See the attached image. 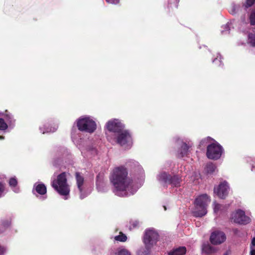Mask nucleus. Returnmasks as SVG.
<instances>
[{
  "instance_id": "aec40b11",
  "label": "nucleus",
  "mask_w": 255,
  "mask_h": 255,
  "mask_svg": "<svg viewBox=\"0 0 255 255\" xmlns=\"http://www.w3.org/2000/svg\"><path fill=\"white\" fill-rule=\"evenodd\" d=\"M247 43L252 47H255V33H249L248 36Z\"/></svg>"
},
{
  "instance_id": "58836bf2",
  "label": "nucleus",
  "mask_w": 255,
  "mask_h": 255,
  "mask_svg": "<svg viewBox=\"0 0 255 255\" xmlns=\"http://www.w3.org/2000/svg\"><path fill=\"white\" fill-rule=\"evenodd\" d=\"M6 252V249L0 246V255H3Z\"/></svg>"
},
{
  "instance_id": "4be33fe9",
  "label": "nucleus",
  "mask_w": 255,
  "mask_h": 255,
  "mask_svg": "<svg viewBox=\"0 0 255 255\" xmlns=\"http://www.w3.org/2000/svg\"><path fill=\"white\" fill-rule=\"evenodd\" d=\"M5 118L9 127H13L14 125L15 120L13 119L12 116L10 114H6Z\"/></svg>"
},
{
  "instance_id": "f257e3e1",
  "label": "nucleus",
  "mask_w": 255,
  "mask_h": 255,
  "mask_svg": "<svg viewBox=\"0 0 255 255\" xmlns=\"http://www.w3.org/2000/svg\"><path fill=\"white\" fill-rule=\"evenodd\" d=\"M128 175L127 169L122 166L115 168L111 172L110 181L114 186L113 191L117 196L125 197L133 195L141 186L142 181L137 184Z\"/></svg>"
},
{
  "instance_id": "a18cd8bd",
  "label": "nucleus",
  "mask_w": 255,
  "mask_h": 255,
  "mask_svg": "<svg viewBox=\"0 0 255 255\" xmlns=\"http://www.w3.org/2000/svg\"><path fill=\"white\" fill-rule=\"evenodd\" d=\"M3 115V114L2 113H0V116H2Z\"/></svg>"
},
{
  "instance_id": "473e14b6",
  "label": "nucleus",
  "mask_w": 255,
  "mask_h": 255,
  "mask_svg": "<svg viewBox=\"0 0 255 255\" xmlns=\"http://www.w3.org/2000/svg\"><path fill=\"white\" fill-rule=\"evenodd\" d=\"M5 192L4 184L0 182V198L4 196Z\"/></svg>"
},
{
  "instance_id": "1a4fd4ad",
  "label": "nucleus",
  "mask_w": 255,
  "mask_h": 255,
  "mask_svg": "<svg viewBox=\"0 0 255 255\" xmlns=\"http://www.w3.org/2000/svg\"><path fill=\"white\" fill-rule=\"evenodd\" d=\"M106 127L108 130L114 132L116 135L125 129L124 125L118 119L109 121L106 124Z\"/></svg>"
},
{
  "instance_id": "c9c22d12",
  "label": "nucleus",
  "mask_w": 255,
  "mask_h": 255,
  "mask_svg": "<svg viewBox=\"0 0 255 255\" xmlns=\"http://www.w3.org/2000/svg\"><path fill=\"white\" fill-rule=\"evenodd\" d=\"M255 2V0H247L246 3L244 4L245 8H248L251 6Z\"/></svg>"
},
{
  "instance_id": "6ab92c4d",
  "label": "nucleus",
  "mask_w": 255,
  "mask_h": 255,
  "mask_svg": "<svg viewBox=\"0 0 255 255\" xmlns=\"http://www.w3.org/2000/svg\"><path fill=\"white\" fill-rule=\"evenodd\" d=\"M152 247H146L141 248L137 251V255H149L150 253V249Z\"/></svg>"
},
{
  "instance_id": "f704fd0d",
  "label": "nucleus",
  "mask_w": 255,
  "mask_h": 255,
  "mask_svg": "<svg viewBox=\"0 0 255 255\" xmlns=\"http://www.w3.org/2000/svg\"><path fill=\"white\" fill-rule=\"evenodd\" d=\"M139 223L137 220H132L130 222V228H134L138 226Z\"/></svg>"
},
{
  "instance_id": "423d86ee",
  "label": "nucleus",
  "mask_w": 255,
  "mask_h": 255,
  "mask_svg": "<svg viewBox=\"0 0 255 255\" xmlns=\"http://www.w3.org/2000/svg\"><path fill=\"white\" fill-rule=\"evenodd\" d=\"M158 238L157 231L153 228H149L144 232L143 242L146 247H153L156 244Z\"/></svg>"
},
{
  "instance_id": "6e6552de",
  "label": "nucleus",
  "mask_w": 255,
  "mask_h": 255,
  "mask_svg": "<svg viewBox=\"0 0 255 255\" xmlns=\"http://www.w3.org/2000/svg\"><path fill=\"white\" fill-rule=\"evenodd\" d=\"M231 218L235 223L240 224L246 225L251 221L250 218L245 215V212L240 209L232 214Z\"/></svg>"
},
{
  "instance_id": "ddd939ff",
  "label": "nucleus",
  "mask_w": 255,
  "mask_h": 255,
  "mask_svg": "<svg viewBox=\"0 0 255 255\" xmlns=\"http://www.w3.org/2000/svg\"><path fill=\"white\" fill-rule=\"evenodd\" d=\"M76 180L77 186L80 194V198L82 199L87 196L84 192V179L79 173L77 172L76 173Z\"/></svg>"
},
{
  "instance_id": "de8ad7c7",
  "label": "nucleus",
  "mask_w": 255,
  "mask_h": 255,
  "mask_svg": "<svg viewBox=\"0 0 255 255\" xmlns=\"http://www.w3.org/2000/svg\"><path fill=\"white\" fill-rule=\"evenodd\" d=\"M46 197H44V198H42V200H44V199H45Z\"/></svg>"
},
{
  "instance_id": "a878e982",
  "label": "nucleus",
  "mask_w": 255,
  "mask_h": 255,
  "mask_svg": "<svg viewBox=\"0 0 255 255\" xmlns=\"http://www.w3.org/2000/svg\"><path fill=\"white\" fill-rule=\"evenodd\" d=\"M203 250L207 254H211L214 252V249L210 245H205L203 247Z\"/></svg>"
},
{
  "instance_id": "4c0bfd02",
  "label": "nucleus",
  "mask_w": 255,
  "mask_h": 255,
  "mask_svg": "<svg viewBox=\"0 0 255 255\" xmlns=\"http://www.w3.org/2000/svg\"><path fill=\"white\" fill-rule=\"evenodd\" d=\"M224 27L225 28V30H222V33L227 32L229 31L230 28H229V23H227L225 25H224Z\"/></svg>"
},
{
  "instance_id": "c85d7f7f",
  "label": "nucleus",
  "mask_w": 255,
  "mask_h": 255,
  "mask_svg": "<svg viewBox=\"0 0 255 255\" xmlns=\"http://www.w3.org/2000/svg\"><path fill=\"white\" fill-rule=\"evenodd\" d=\"M216 169L215 166L212 163L207 164L206 166V171L208 173H211L213 172Z\"/></svg>"
},
{
  "instance_id": "7ed1b4c3",
  "label": "nucleus",
  "mask_w": 255,
  "mask_h": 255,
  "mask_svg": "<svg viewBox=\"0 0 255 255\" xmlns=\"http://www.w3.org/2000/svg\"><path fill=\"white\" fill-rule=\"evenodd\" d=\"M52 186L61 195L64 196L65 200L68 198L70 187L67 182L65 173L59 174L57 179L52 181Z\"/></svg>"
},
{
  "instance_id": "20e7f679",
  "label": "nucleus",
  "mask_w": 255,
  "mask_h": 255,
  "mask_svg": "<svg viewBox=\"0 0 255 255\" xmlns=\"http://www.w3.org/2000/svg\"><path fill=\"white\" fill-rule=\"evenodd\" d=\"M77 126L80 131L93 132L96 129L95 122L89 117L83 116L77 121Z\"/></svg>"
},
{
  "instance_id": "e433bc0d",
  "label": "nucleus",
  "mask_w": 255,
  "mask_h": 255,
  "mask_svg": "<svg viewBox=\"0 0 255 255\" xmlns=\"http://www.w3.org/2000/svg\"><path fill=\"white\" fill-rule=\"evenodd\" d=\"M106 1L109 3L117 4L119 3L120 0H106Z\"/></svg>"
},
{
  "instance_id": "79ce46f5",
  "label": "nucleus",
  "mask_w": 255,
  "mask_h": 255,
  "mask_svg": "<svg viewBox=\"0 0 255 255\" xmlns=\"http://www.w3.org/2000/svg\"><path fill=\"white\" fill-rule=\"evenodd\" d=\"M252 245L254 246H255V238H254L252 241Z\"/></svg>"
},
{
  "instance_id": "9d476101",
  "label": "nucleus",
  "mask_w": 255,
  "mask_h": 255,
  "mask_svg": "<svg viewBox=\"0 0 255 255\" xmlns=\"http://www.w3.org/2000/svg\"><path fill=\"white\" fill-rule=\"evenodd\" d=\"M229 186L226 181L221 182L218 186L214 187V193L221 199H225L229 193Z\"/></svg>"
},
{
  "instance_id": "393cba45",
  "label": "nucleus",
  "mask_w": 255,
  "mask_h": 255,
  "mask_svg": "<svg viewBox=\"0 0 255 255\" xmlns=\"http://www.w3.org/2000/svg\"><path fill=\"white\" fill-rule=\"evenodd\" d=\"M115 240L118 241L124 242L127 241V237L125 234L120 233L119 235L115 237Z\"/></svg>"
},
{
  "instance_id": "39448f33",
  "label": "nucleus",
  "mask_w": 255,
  "mask_h": 255,
  "mask_svg": "<svg viewBox=\"0 0 255 255\" xmlns=\"http://www.w3.org/2000/svg\"><path fill=\"white\" fill-rule=\"evenodd\" d=\"M223 152V147L217 141L207 146L206 155L209 159L217 160L221 157Z\"/></svg>"
},
{
  "instance_id": "37998d69",
  "label": "nucleus",
  "mask_w": 255,
  "mask_h": 255,
  "mask_svg": "<svg viewBox=\"0 0 255 255\" xmlns=\"http://www.w3.org/2000/svg\"><path fill=\"white\" fill-rule=\"evenodd\" d=\"M251 255H255V250H252L251 251Z\"/></svg>"
},
{
  "instance_id": "2eb2a0df",
  "label": "nucleus",
  "mask_w": 255,
  "mask_h": 255,
  "mask_svg": "<svg viewBox=\"0 0 255 255\" xmlns=\"http://www.w3.org/2000/svg\"><path fill=\"white\" fill-rule=\"evenodd\" d=\"M47 192L46 187L45 185L40 182L35 183L33 186V193L36 194V193L41 195H44Z\"/></svg>"
},
{
  "instance_id": "a211bd4d",
  "label": "nucleus",
  "mask_w": 255,
  "mask_h": 255,
  "mask_svg": "<svg viewBox=\"0 0 255 255\" xmlns=\"http://www.w3.org/2000/svg\"><path fill=\"white\" fill-rule=\"evenodd\" d=\"M181 182V178L177 175L172 176L170 184L174 187L179 186Z\"/></svg>"
},
{
  "instance_id": "4468645a",
  "label": "nucleus",
  "mask_w": 255,
  "mask_h": 255,
  "mask_svg": "<svg viewBox=\"0 0 255 255\" xmlns=\"http://www.w3.org/2000/svg\"><path fill=\"white\" fill-rule=\"evenodd\" d=\"M177 144L180 146V148L177 151V156L178 157H183L184 156H187L189 152V147L191 146V145H188L179 139L177 140Z\"/></svg>"
},
{
  "instance_id": "f3484780",
  "label": "nucleus",
  "mask_w": 255,
  "mask_h": 255,
  "mask_svg": "<svg viewBox=\"0 0 255 255\" xmlns=\"http://www.w3.org/2000/svg\"><path fill=\"white\" fill-rule=\"evenodd\" d=\"M186 252V249L184 247H179L168 253V255H184Z\"/></svg>"
},
{
  "instance_id": "c756f323",
  "label": "nucleus",
  "mask_w": 255,
  "mask_h": 255,
  "mask_svg": "<svg viewBox=\"0 0 255 255\" xmlns=\"http://www.w3.org/2000/svg\"><path fill=\"white\" fill-rule=\"evenodd\" d=\"M11 222L9 220H6L3 221L1 224H0V228L3 227L4 229L10 226ZM3 231V230L0 229V233Z\"/></svg>"
},
{
  "instance_id": "dca6fc26",
  "label": "nucleus",
  "mask_w": 255,
  "mask_h": 255,
  "mask_svg": "<svg viewBox=\"0 0 255 255\" xmlns=\"http://www.w3.org/2000/svg\"><path fill=\"white\" fill-rule=\"evenodd\" d=\"M213 205L214 212L217 215H220L224 213L228 208L226 205L219 204L216 202H214Z\"/></svg>"
},
{
  "instance_id": "7c9ffc66",
  "label": "nucleus",
  "mask_w": 255,
  "mask_h": 255,
  "mask_svg": "<svg viewBox=\"0 0 255 255\" xmlns=\"http://www.w3.org/2000/svg\"><path fill=\"white\" fill-rule=\"evenodd\" d=\"M250 20L251 25H255V9L251 12L250 16Z\"/></svg>"
},
{
  "instance_id": "2f4dec72",
  "label": "nucleus",
  "mask_w": 255,
  "mask_h": 255,
  "mask_svg": "<svg viewBox=\"0 0 255 255\" xmlns=\"http://www.w3.org/2000/svg\"><path fill=\"white\" fill-rule=\"evenodd\" d=\"M88 155H95L97 153V149L93 147H90L87 149Z\"/></svg>"
},
{
  "instance_id": "f03ea898",
  "label": "nucleus",
  "mask_w": 255,
  "mask_h": 255,
  "mask_svg": "<svg viewBox=\"0 0 255 255\" xmlns=\"http://www.w3.org/2000/svg\"><path fill=\"white\" fill-rule=\"evenodd\" d=\"M210 197L206 194L198 196L194 201V208L192 213L196 217H201L205 216L207 213V207L210 202Z\"/></svg>"
},
{
  "instance_id": "72a5a7b5",
  "label": "nucleus",
  "mask_w": 255,
  "mask_h": 255,
  "mask_svg": "<svg viewBox=\"0 0 255 255\" xmlns=\"http://www.w3.org/2000/svg\"><path fill=\"white\" fill-rule=\"evenodd\" d=\"M213 62L217 66H221L222 62L221 61V55H219L218 56H217V58H215L213 60Z\"/></svg>"
},
{
  "instance_id": "c03bdc74",
  "label": "nucleus",
  "mask_w": 255,
  "mask_h": 255,
  "mask_svg": "<svg viewBox=\"0 0 255 255\" xmlns=\"http://www.w3.org/2000/svg\"><path fill=\"white\" fill-rule=\"evenodd\" d=\"M3 139V137L0 136V139Z\"/></svg>"
},
{
  "instance_id": "5701e85b",
  "label": "nucleus",
  "mask_w": 255,
  "mask_h": 255,
  "mask_svg": "<svg viewBox=\"0 0 255 255\" xmlns=\"http://www.w3.org/2000/svg\"><path fill=\"white\" fill-rule=\"evenodd\" d=\"M17 183V180L15 178H11L10 179V180L9 181V184L10 186L14 188L13 191L16 193H17L19 192V189L18 188L16 187Z\"/></svg>"
},
{
  "instance_id": "cd10ccee",
  "label": "nucleus",
  "mask_w": 255,
  "mask_h": 255,
  "mask_svg": "<svg viewBox=\"0 0 255 255\" xmlns=\"http://www.w3.org/2000/svg\"><path fill=\"white\" fill-rule=\"evenodd\" d=\"M8 128V125L4 122L3 119L0 118V130H5Z\"/></svg>"
},
{
  "instance_id": "b1692460",
  "label": "nucleus",
  "mask_w": 255,
  "mask_h": 255,
  "mask_svg": "<svg viewBox=\"0 0 255 255\" xmlns=\"http://www.w3.org/2000/svg\"><path fill=\"white\" fill-rule=\"evenodd\" d=\"M57 128V127H54L53 128H47L45 129H43L42 127H40L39 129L40 130V131L42 133H48V132H54L56 130Z\"/></svg>"
},
{
  "instance_id": "a19ab883",
  "label": "nucleus",
  "mask_w": 255,
  "mask_h": 255,
  "mask_svg": "<svg viewBox=\"0 0 255 255\" xmlns=\"http://www.w3.org/2000/svg\"><path fill=\"white\" fill-rule=\"evenodd\" d=\"M210 139V138L208 137L207 139H204L201 141V143H204L206 141Z\"/></svg>"
},
{
  "instance_id": "bb28decb",
  "label": "nucleus",
  "mask_w": 255,
  "mask_h": 255,
  "mask_svg": "<svg viewBox=\"0 0 255 255\" xmlns=\"http://www.w3.org/2000/svg\"><path fill=\"white\" fill-rule=\"evenodd\" d=\"M240 6L238 4H233L231 6L230 12L231 13L234 14L239 11Z\"/></svg>"
},
{
  "instance_id": "f8f14e48",
  "label": "nucleus",
  "mask_w": 255,
  "mask_h": 255,
  "mask_svg": "<svg viewBox=\"0 0 255 255\" xmlns=\"http://www.w3.org/2000/svg\"><path fill=\"white\" fill-rule=\"evenodd\" d=\"M226 239V236L223 232L216 231L212 233L210 236V242L212 244L218 245L223 243Z\"/></svg>"
},
{
  "instance_id": "412c9836",
  "label": "nucleus",
  "mask_w": 255,
  "mask_h": 255,
  "mask_svg": "<svg viewBox=\"0 0 255 255\" xmlns=\"http://www.w3.org/2000/svg\"><path fill=\"white\" fill-rule=\"evenodd\" d=\"M116 255H131L130 252L124 248H119L115 253Z\"/></svg>"
},
{
  "instance_id": "49530a36",
  "label": "nucleus",
  "mask_w": 255,
  "mask_h": 255,
  "mask_svg": "<svg viewBox=\"0 0 255 255\" xmlns=\"http://www.w3.org/2000/svg\"><path fill=\"white\" fill-rule=\"evenodd\" d=\"M46 197H44V198H42V200H44V199H45Z\"/></svg>"
},
{
  "instance_id": "0eeeda50",
  "label": "nucleus",
  "mask_w": 255,
  "mask_h": 255,
  "mask_svg": "<svg viewBox=\"0 0 255 255\" xmlns=\"http://www.w3.org/2000/svg\"><path fill=\"white\" fill-rule=\"evenodd\" d=\"M116 141L125 148H129L132 144L131 136L129 131L126 129L116 135Z\"/></svg>"
},
{
  "instance_id": "ea45409f",
  "label": "nucleus",
  "mask_w": 255,
  "mask_h": 255,
  "mask_svg": "<svg viewBox=\"0 0 255 255\" xmlns=\"http://www.w3.org/2000/svg\"><path fill=\"white\" fill-rule=\"evenodd\" d=\"M97 189H98V190L99 192H103V191H104V190H102V189L101 188L100 183H98L97 184Z\"/></svg>"
},
{
  "instance_id": "9b49d317",
  "label": "nucleus",
  "mask_w": 255,
  "mask_h": 255,
  "mask_svg": "<svg viewBox=\"0 0 255 255\" xmlns=\"http://www.w3.org/2000/svg\"><path fill=\"white\" fill-rule=\"evenodd\" d=\"M171 176L169 173L165 171H162L157 175L156 178L162 186L166 187L170 184Z\"/></svg>"
}]
</instances>
